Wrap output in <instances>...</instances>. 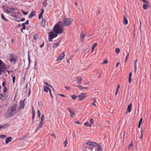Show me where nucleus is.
Here are the masks:
<instances>
[{
	"instance_id": "obj_1",
	"label": "nucleus",
	"mask_w": 151,
	"mask_h": 151,
	"mask_svg": "<svg viewBox=\"0 0 151 151\" xmlns=\"http://www.w3.org/2000/svg\"><path fill=\"white\" fill-rule=\"evenodd\" d=\"M62 23L60 21L54 27L52 31L56 34H62L63 32Z\"/></svg>"
},
{
	"instance_id": "obj_2",
	"label": "nucleus",
	"mask_w": 151,
	"mask_h": 151,
	"mask_svg": "<svg viewBox=\"0 0 151 151\" xmlns=\"http://www.w3.org/2000/svg\"><path fill=\"white\" fill-rule=\"evenodd\" d=\"M6 70V66L4 63L0 59V75L4 73Z\"/></svg>"
},
{
	"instance_id": "obj_3",
	"label": "nucleus",
	"mask_w": 151,
	"mask_h": 151,
	"mask_svg": "<svg viewBox=\"0 0 151 151\" xmlns=\"http://www.w3.org/2000/svg\"><path fill=\"white\" fill-rule=\"evenodd\" d=\"M73 19L70 18L65 19L64 20L63 25L67 26L69 25L72 22Z\"/></svg>"
},
{
	"instance_id": "obj_4",
	"label": "nucleus",
	"mask_w": 151,
	"mask_h": 151,
	"mask_svg": "<svg viewBox=\"0 0 151 151\" xmlns=\"http://www.w3.org/2000/svg\"><path fill=\"white\" fill-rule=\"evenodd\" d=\"M13 111H12L11 110L9 109L7 110L5 114V115H6L7 117H12L15 114Z\"/></svg>"
},
{
	"instance_id": "obj_5",
	"label": "nucleus",
	"mask_w": 151,
	"mask_h": 151,
	"mask_svg": "<svg viewBox=\"0 0 151 151\" xmlns=\"http://www.w3.org/2000/svg\"><path fill=\"white\" fill-rule=\"evenodd\" d=\"M3 10L4 12L7 14H10L11 12L8 10L9 8L7 5H5L3 7Z\"/></svg>"
},
{
	"instance_id": "obj_6",
	"label": "nucleus",
	"mask_w": 151,
	"mask_h": 151,
	"mask_svg": "<svg viewBox=\"0 0 151 151\" xmlns=\"http://www.w3.org/2000/svg\"><path fill=\"white\" fill-rule=\"evenodd\" d=\"M86 97V93H81L80 94L78 97H79V100L80 101H82L84 100Z\"/></svg>"
},
{
	"instance_id": "obj_7",
	"label": "nucleus",
	"mask_w": 151,
	"mask_h": 151,
	"mask_svg": "<svg viewBox=\"0 0 151 151\" xmlns=\"http://www.w3.org/2000/svg\"><path fill=\"white\" fill-rule=\"evenodd\" d=\"M86 144L91 146L92 147H95L96 146H98L99 145H98L96 142H93L92 141H89L87 142Z\"/></svg>"
},
{
	"instance_id": "obj_8",
	"label": "nucleus",
	"mask_w": 151,
	"mask_h": 151,
	"mask_svg": "<svg viewBox=\"0 0 151 151\" xmlns=\"http://www.w3.org/2000/svg\"><path fill=\"white\" fill-rule=\"evenodd\" d=\"M58 35V34H55L52 31H51L49 33L48 37H51V39H53V38L56 37Z\"/></svg>"
},
{
	"instance_id": "obj_9",
	"label": "nucleus",
	"mask_w": 151,
	"mask_h": 151,
	"mask_svg": "<svg viewBox=\"0 0 151 151\" xmlns=\"http://www.w3.org/2000/svg\"><path fill=\"white\" fill-rule=\"evenodd\" d=\"M18 107V105L16 104H14L10 107V109L12 111H13L15 114L16 113V111Z\"/></svg>"
},
{
	"instance_id": "obj_10",
	"label": "nucleus",
	"mask_w": 151,
	"mask_h": 151,
	"mask_svg": "<svg viewBox=\"0 0 151 151\" xmlns=\"http://www.w3.org/2000/svg\"><path fill=\"white\" fill-rule=\"evenodd\" d=\"M65 56V54L64 52L60 53L59 56L58 57L57 59V61H60Z\"/></svg>"
},
{
	"instance_id": "obj_11",
	"label": "nucleus",
	"mask_w": 151,
	"mask_h": 151,
	"mask_svg": "<svg viewBox=\"0 0 151 151\" xmlns=\"http://www.w3.org/2000/svg\"><path fill=\"white\" fill-rule=\"evenodd\" d=\"M85 36L86 35L83 33V32L82 31L80 35L81 41L82 42H84V38Z\"/></svg>"
},
{
	"instance_id": "obj_12",
	"label": "nucleus",
	"mask_w": 151,
	"mask_h": 151,
	"mask_svg": "<svg viewBox=\"0 0 151 151\" xmlns=\"http://www.w3.org/2000/svg\"><path fill=\"white\" fill-rule=\"evenodd\" d=\"M76 80L78 84H81L83 79L81 76H77L76 78Z\"/></svg>"
},
{
	"instance_id": "obj_13",
	"label": "nucleus",
	"mask_w": 151,
	"mask_h": 151,
	"mask_svg": "<svg viewBox=\"0 0 151 151\" xmlns=\"http://www.w3.org/2000/svg\"><path fill=\"white\" fill-rule=\"evenodd\" d=\"M44 124V122L42 121H40L38 126L37 127L36 130H38L39 129H40L42 127L43 125Z\"/></svg>"
},
{
	"instance_id": "obj_14",
	"label": "nucleus",
	"mask_w": 151,
	"mask_h": 151,
	"mask_svg": "<svg viewBox=\"0 0 151 151\" xmlns=\"http://www.w3.org/2000/svg\"><path fill=\"white\" fill-rule=\"evenodd\" d=\"M68 110L70 113V117H71L73 118V117L75 116V114L74 113V111H71L70 108H68Z\"/></svg>"
},
{
	"instance_id": "obj_15",
	"label": "nucleus",
	"mask_w": 151,
	"mask_h": 151,
	"mask_svg": "<svg viewBox=\"0 0 151 151\" xmlns=\"http://www.w3.org/2000/svg\"><path fill=\"white\" fill-rule=\"evenodd\" d=\"M9 124L8 123L4 124V125L0 124V130L1 129H5L6 127H8L9 126Z\"/></svg>"
},
{
	"instance_id": "obj_16",
	"label": "nucleus",
	"mask_w": 151,
	"mask_h": 151,
	"mask_svg": "<svg viewBox=\"0 0 151 151\" xmlns=\"http://www.w3.org/2000/svg\"><path fill=\"white\" fill-rule=\"evenodd\" d=\"M12 137H9L6 138L5 139V143L6 144H8L9 142L12 141Z\"/></svg>"
},
{
	"instance_id": "obj_17",
	"label": "nucleus",
	"mask_w": 151,
	"mask_h": 151,
	"mask_svg": "<svg viewBox=\"0 0 151 151\" xmlns=\"http://www.w3.org/2000/svg\"><path fill=\"white\" fill-rule=\"evenodd\" d=\"M35 15H36L35 12V11H32L31 13H30L28 17L29 18H32V17L35 16Z\"/></svg>"
},
{
	"instance_id": "obj_18",
	"label": "nucleus",
	"mask_w": 151,
	"mask_h": 151,
	"mask_svg": "<svg viewBox=\"0 0 151 151\" xmlns=\"http://www.w3.org/2000/svg\"><path fill=\"white\" fill-rule=\"evenodd\" d=\"M126 17L127 16L126 15L125 16H124L123 17V23L125 25H127L128 23V21L127 19L126 18Z\"/></svg>"
},
{
	"instance_id": "obj_19",
	"label": "nucleus",
	"mask_w": 151,
	"mask_h": 151,
	"mask_svg": "<svg viewBox=\"0 0 151 151\" xmlns=\"http://www.w3.org/2000/svg\"><path fill=\"white\" fill-rule=\"evenodd\" d=\"M132 103H130L129 104L127 108V112H130L132 110Z\"/></svg>"
},
{
	"instance_id": "obj_20",
	"label": "nucleus",
	"mask_w": 151,
	"mask_h": 151,
	"mask_svg": "<svg viewBox=\"0 0 151 151\" xmlns=\"http://www.w3.org/2000/svg\"><path fill=\"white\" fill-rule=\"evenodd\" d=\"M46 22V19H42L41 20V23L40 25L41 26L43 27H44L45 26V24Z\"/></svg>"
},
{
	"instance_id": "obj_21",
	"label": "nucleus",
	"mask_w": 151,
	"mask_h": 151,
	"mask_svg": "<svg viewBox=\"0 0 151 151\" xmlns=\"http://www.w3.org/2000/svg\"><path fill=\"white\" fill-rule=\"evenodd\" d=\"M10 59L14 60V64H15L16 63V60L14 58V56L13 54H10Z\"/></svg>"
},
{
	"instance_id": "obj_22",
	"label": "nucleus",
	"mask_w": 151,
	"mask_h": 151,
	"mask_svg": "<svg viewBox=\"0 0 151 151\" xmlns=\"http://www.w3.org/2000/svg\"><path fill=\"white\" fill-rule=\"evenodd\" d=\"M24 100L23 101V102H22V101H20V105L19 106L20 108H21L22 109H24L25 106V104L24 103Z\"/></svg>"
},
{
	"instance_id": "obj_23",
	"label": "nucleus",
	"mask_w": 151,
	"mask_h": 151,
	"mask_svg": "<svg viewBox=\"0 0 151 151\" xmlns=\"http://www.w3.org/2000/svg\"><path fill=\"white\" fill-rule=\"evenodd\" d=\"M44 91L47 92H48V91L49 90V91H50V90H51L49 87H48L46 86H44Z\"/></svg>"
},
{
	"instance_id": "obj_24",
	"label": "nucleus",
	"mask_w": 151,
	"mask_h": 151,
	"mask_svg": "<svg viewBox=\"0 0 151 151\" xmlns=\"http://www.w3.org/2000/svg\"><path fill=\"white\" fill-rule=\"evenodd\" d=\"M132 75V73L130 72L129 73V82L130 83L131 82V77Z\"/></svg>"
},
{
	"instance_id": "obj_25",
	"label": "nucleus",
	"mask_w": 151,
	"mask_h": 151,
	"mask_svg": "<svg viewBox=\"0 0 151 151\" xmlns=\"http://www.w3.org/2000/svg\"><path fill=\"white\" fill-rule=\"evenodd\" d=\"M97 44L96 43H94L92 45V48H91V52H93L94 51V49L95 48V47L97 45Z\"/></svg>"
},
{
	"instance_id": "obj_26",
	"label": "nucleus",
	"mask_w": 151,
	"mask_h": 151,
	"mask_svg": "<svg viewBox=\"0 0 151 151\" xmlns=\"http://www.w3.org/2000/svg\"><path fill=\"white\" fill-rule=\"evenodd\" d=\"M84 124L87 127H91V124H90L88 122L85 123Z\"/></svg>"
},
{
	"instance_id": "obj_27",
	"label": "nucleus",
	"mask_w": 151,
	"mask_h": 151,
	"mask_svg": "<svg viewBox=\"0 0 151 151\" xmlns=\"http://www.w3.org/2000/svg\"><path fill=\"white\" fill-rule=\"evenodd\" d=\"M39 35L37 34L34 35L33 36L34 39L35 40H36L39 38Z\"/></svg>"
},
{
	"instance_id": "obj_28",
	"label": "nucleus",
	"mask_w": 151,
	"mask_h": 151,
	"mask_svg": "<svg viewBox=\"0 0 151 151\" xmlns=\"http://www.w3.org/2000/svg\"><path fill=\"white\" fill-rule=\"evenodd\" d=\"M1 18L3 19L4 20L8 22V20L5 18L4 15L2 14H1Z\"/></svg>"
},
{
	"instance_id": "obj_29",
	"label": "nucleus",
	"mask_w": 151,
	"mask_h": 151,
	"mask_svg": "<svg viewBox=\"0 0 151 151\" xmlns=\"http://www.w3.org/2000/svg\"><path fill=\"white\" fill-rule=\"evenodd\" d=\"M97 149V151H102L101 147L100 145H99Z\"/></svg>"
},
{
	"instance_id": "obj_30",
	"label": "nucleus",
	"mask_w": 151,
	"mask_h": 151,
	"mask_svg": "<svg viewBox=\"0 0 151 151\" xmlns=\"http://www.w3.org/2000/svg\"><path fill=\"white\" fill-rule=\"evenodd\" d=\"M7 137V136L5 135H0V138L2 139H4Z\"/></svg>"
},
{
	"instance_id": "obj_31",
	"label": "nucleus",
	"mask_w": 151,
	"mask_h": 151,
	"mask_svg": "<svg viewBox=\"0 0 151 151\" xmlns=\"http://www.w3.org/2000/svg\"><path fill=\"white\" fill-rule=\"evenodd\" d=\"M59 45V43H55L53 46V48H56Z\"/></svg>"
},
{
	"instance_id": "obj_32",
	"label": "nucleus",
	"mask_w": 151,
	"mask_h": 151,
	"mask_svg": "<svg viewBox=\"0 0 151 151\" xmlns=\"http://www.w3.org/2000/svg\"><path fill=\"white\" fill-rule=\"evenodd\" d=\"M8 96L7 94H3V97L4 100L8 98Z\"/></svg>"
},
{
	"instance_id": "obj_33",
	"label": "nucleus",
	"mask_w": 151,
	"mask_h": 151,
	"mask_svg": "<svg viewBox=\"0 0 151 151\" xmlns=\"http://www.w3.org/2000/svg\"><path fill=\"white\" fill-rule=\"evenodd\" d=\"M29 134V133H28L24 135H23L22 137V139H24L25 138H26L28 136Z\"/></svg>"
},
{
	"instance_id": "obj_34",
	"label": "nucleus",
	"mask_w": 151,
	"mask_h": 151,
	"mask_svg": "<svg viewBox=\"0 0 151 151\" xmlns=\"http://www.w3.org/2000/svg\"><path fill=\"white\" fill-rule=\"evenodd\" d=\"M147 4H144L143 5V8L144 9H146L148 8V6Z\"/></svg>"
},
{
	"instance_id": "obj_35",
	"label": "nucleus",
	"mask_w": 151,
	"mask_h": 151,
	"mask_svg": "<svg viewBox=\"0 0 151 151\" xmlns=\"http://www.w3.org/2000/svg\"><path fill=\"white\" fill-rule=\"evenodd\" d=\"M71 97L73 99L75 100L77 97H78V96L73 94L71 96Z\"/></svg>"
},
{
	"instance_id": "obj_36",
	"label": "nucleus",
	"mask_w": 151,
	"mask_h": 151,
	"mask_svg": "<svg viewBox=\"0 0 151 151\" xmlns=\"http://www.w3.org/2000/svg\"><path fill=\"white\" fill-rule=\"evenodd\" d=\"M75 86L78 88H79L80 90H82L83 89V87L81 86L75 85Z\"/></svg>"
},
{
	"instance_id": "obj_37",
	"label": "nucleus",
	"mask_w": 151,
	"mask_h": 151,
	"mask_svg": "<svg viewBox=\"0 0 151 151\" xmlns=\"http://www.w3.org/2000/svg\"><path fill=\"white\" fill-rule=\"evenodd\" d=\"M90 122L91 123L90 124H94V120L93 118H91L90 119Z\"/></svg>"
},
{
	"instance_id": "obj_38",
	"label": "nucleus",
	"mask_w": 151,
	"mask_h": 151,
	"mask_svg": "<svg viewBox=\"0 0 151 151\" xmlns=\"http://www.w3.org/2000/svg\"><path fill=\"white\" fill-rule=\"evenodd\" d=\"M126 52L127 53V56L126 57V59H125V62H126V61H127V57L129 55V52H128L127 51H126Z\"/></svg>"
},
{
	"instance_id": "obj_39",
	"label": "nucleus",
	"mask_w": 151,
	"mask_h": 151,
	"mask_svg": "<svg viewBox=\"0 0 151 151\" xmlns=\"http://www.w3.org/2000/svg\"><path fill=\"white\" fill-rule=\"evenodd\" d=\"M44 114H42L41 116L40 121L43 122V120H44Z\"/></svg>"
},
{
	"instance_id": "obj_40",
	"label": "nucleus",
	"mask_w": 151,
	"mask_h": 151,
	"mask_svg": "<svg viewBox=\"0 0 151 151\" xmlns=\"http://www.w3.org/2000/svg\"><path fill=\"white\" fill-rule=\"evenodd\" d=\"M120 50L118 48H116L115 49V52L117 53H119L120 52Z\"/></svg>"
},
{
	"instance_id": "obj_41",
	"label": "nucleus",
	"mask_w": 151,
	"mask_h": 151,
	"mask_svg": "<svg viewBox=\"0 0 151 151\" xmlns=\"http://www.w3.org/2000/svg\"><path fill=\"white\" fill-rule=\"evenodd\" d=\"M7 88L6 87H4V89L3 90V92L5 93L7 91Z\"/></svg>"
},
{
	"instance_id": "obj_42",
	"label": "nucleus",
	"mask_w": 151,
	"mask_h": 151,
	"mask_svg": "<svg viewBox=\"0 0 151 151\" xmlns=\"http://www.w3.org/2000/svg\"><path fill=\"white\" fill-rule=\"evenodd\" d=\"M22 11V12L23 14L24 15H26L28 14V12H25L23 10H21Z\"/></svg>"
},
{
	"instance_id": "obj_43",
	"label": "nucleus",
	"mask_w": 151,
	"mask_h": 151,
	"mask_svg": "<svg viewBox=\"0 0 151 151\" xmlns=\"http://www.w3.org/2000/svg\"><path fill=\"white\" fill-rule=\"evenodd\" d=\"M3 94L0 93V100H4L3 99Z\"/></svg>"
},
{
	"instance_id": "obj_44",
	"label": "nucleus",
	"mask_w": 151,
	"mask_h": 151,
	"mask_svg": "<svg viewBox=\"0 0 151 151\" xmlns=\"http://www.w3.org/2000/svg\"><path fill=\"white\" fill-rule=\"evenodd\" d=\"M15 79H16V77H15V76H13V77L12 81H13V84H14L15 83Z\"/></svg>"
},
{
	"instance_id": "obj_45",
	"label": "nucleus",
	"mask_w": 151,
	"mask_h": 151,
	"mask_svg": "<svg viewBox=\"0 0 151 151\" xmlns=\"http://www.w3.org/2000/svg\"><path fill=\"white\" fill-rule=\"evenodd\" d=\"M25 24H24V23H23L22 24V25L23 27L22 29H26V26L25 25Z\"/></svg>"
},
{
	"instance_id": "obj_46",
	"label": "nucleus",
	"mask_w": 151,
	"mask_h": 151,
	"mask_svg": "<svg viewBox=\"0 0 151 151\" xmlns=\"http://www.w3.org/2000/svg\"><path fill=\"white\" fill-rule=\"evenodd\" d=\"M42 14H43L40 13L39 15V19H40L42 17Z\"/></svg>"
},
{
	"instance_id": "obj_47",
	"label": "nucleus",
	"mask_w": 151,
	"mask_h": 151,
	"mask_svg": "<svg viewBox=\"0 0 151 151\" xmlns=\"http://www.w3.org/2000/svg\"><path fill=\"white\" fill-rule=\"evenodd\" d=\"M144 3H145L147 4H149V2L146 0H142Z\"/></svg>"
},
{
	"instance_id": "obj_48",
	"label": "nucleus",
	"mask_w": 151,
	"mask_h": 151,
	"mask_svg": "<svg viewBox=\"0 0 151 151\" xmlns=\"http://www.w3.org/2000/svg\"><path fill=\"white\" fill-rule=\"evenodd\" d=\"M64 143L65 144L64 145V147H65L66 146V145L68 143L67 139H66L65 141L64 142Z\"/></svg>"
},
{
	"instance_id": "obj_49",
	"label": "nucleus",
	"mask_w": 151,
	"mask_h": 151,
	"mask_svg": "<svg viewBox=\"0 0 151 151\" xmlns=\"http://www.w3.org/2000/svg\"><path fill=\"white\" fill-rule=\"evenodd\" d=\"M28 61H29V65L30 63L31 62V60H30V57L29 55V54H28Z\"/></svg>"
},
{
	"instance_id": "obj_50",
	"label": "nucleus",
	"mask_w": 151,
	"mask_h": 151,
	"mask_svg": "<svg viewBox=\"0 0 151 151\" xmlns=\"http://www.w3.org/2000/svg\"><path fill=\"white\" fill-rule=\"evenodd\" d=\"M65 88L66 89L68 90H69L70 89V88L67 86H65Z\"/></svg>"
},
{
	"instance_id": "obj_51",
	"label": "nucleus",
	"mask_w": 151,
	"mask_h": 151,
	"mask_svg": "<svg viewBox=\"0 0 151 151\" xmlns=\"http://www.w3.org/2000/svg\"><path fill=\"white\" fill-rule=\"evenodd\" d=\"M107 63H108V60H107L105 59L104 60V62L103 63V64H105Z\"/></svg>"
},
{
	"instance_id": "obj_52",
	"label": "nucleus",
	"mask_w": 151,
	"mask_h": 151,
	"mask_svg": "<svg viewBox=\"0 0 151 151\" xmlns=\"http://www.w3.org/2000/svg\"><path fill=\"white\" fill-rule=\"evenodd\" d=\"M24 24H25L27 25L29 24V20L28 19L27 20L25 23H24Z\"/></svg>"
},
{
	"instance_id": "obj_53",
	"label": "nucleus",
	"mask_w": 151,
	"mask_h": 151,
	"mask_svg": "<svg viewBox=\"0 0 151 151\" xmlns=\"http://www.w3.org/2000/svg\"><path fill=\"white\" fill-rule=\"evenodd\" d=\"M133 146V143L132 142L129 145V148L130 147H132Z\"/></svg>"
},
{
	"instance_id": "obj_54",
	"label": "nucleus",
	"mask_w": 151,
	"mask_h": 151,
	"mask_svg": "<svg viewBox=\"0 0 151 151\" xmlns=\"http://www.w3.org/2000/svg\"><path fill=\"white\" fill-rule=\"evenodd\" d=\"M49 92H50V96L51 97V98L52 99L53 98V96L51 93V90H50V91H49Z\"/></svg>"
},
{
	"instance_id": "obj_55",
	"label": "nucleus",
	"mask_w": 151,
	"mask_h": 151,
	"mask_svg": "<svg viewBox=\"0 0 151 151\" xmlns=\"http://www.w3.org/2000/svg\"><path fill=\"white\" fill-rule=\"evenodd\" d=\"M32 114H35V111L34 109V107L33 106L32 108Z\"/></svg>"
},
{
	"instance_id": "obj_56",
	"label": "nucleus",
	"mask_w": 151,
	"mask_h": 151,
	"mask_svg": "<svg viewBox=\"0 0 151 151\" xmlns=\"http://www.w3.org/2000/svg\"><path fill=\"white\" fill-rule=\"evenodd\" d=\"M137 62V60L136 59L134 63V67H137V66H136Z\"/></svg>"
},
{
	"instance_id": "obj_57",
	"label": "nucleus",
	"mask_w": 151,
	"mask_h": 151,
	"mask_svg": "<svg viewBox=\"0 0 151 151\" xmlns=\"http://www.w3.org/2000/svg\"><path fill=\"white\" fill-rule=\"evenodd\" d=\"M44 83H45L47 86H50L51 87H52V86H50L49 84L47 82H44Z\"/></svg>"
},
{
	"instance_id": "obj_58",
	"label": "nucleus",
	"mask_w": 151,
	"mask_h": 151,
	"mask_svg": "<svg viewBox=\"0 0 151 151\" xmlns=\"http://www.w3.org/2000/svg\"><path fill=\"white\" fill-rule=\"evenodd\" d=\"M5 85H6V83H5V81H4L2 83V86L4 87H6V86H5Z\"/></svg>"
},
{
	"instance_id": "obj_59",
	"label": "nucleus",
	"mask_w": 151,
	"mask_h": 151,
	"mask_svg": "<svg viewBox=\"0 0 151 151\" xmlns=\"http://www.w3.org/2000/svg\"><path fill=\"white\" fill-rule=\"evenodd\" d=\"M35 114H33L32 116V121H33L34 120V117H35Z\"/></svg>"
},
{
	"instance_id": "obj_60",
	"label": "nucleus",
	"mask_w": 151,
	"mask_h": 151,
	"mask_svg": "<svg viewBox=\"0 0 151 151\" xmlns=\"http://www.w3.org/2000/svg\"><path fill=\"white\" fill-rule=\"evenodd\" d=\"M11 16L17 18V15L15 14H12Z\"/></svg>"
},
{
	"instance_id": "obj_61",
	"label": "nucleus",
	"mask_w": 151,
	"mask_h": 151,
	"mask_svg": "<svg viewBox=\"0 0 151 151\" xmlns=\"http://www.w3.org/2000/svg\"><path fill=\"white\" fill-rule=\"evenodd\" d=\"M44 42H43V43L41 45H40V47H41V48H42V47H43L44 46Z\"/></svg>"
},
{
	"instance_id": "obj_62",
	"label": "nucleus",
	"mask_w": 151,
	"mask_h": 151,
	"mask_svg": "<svg viewBox=\"0 0 151 151\" xmlns=\"http://www.w3.org/2000/svg\"><path fill=\"white\" fill-rule=\"evenodd\" d=\"M142 118L140 119L139 120V123L141 124V123H142Z\"/></svg>"
},
{
	"instance_id": "obj_63",
	"label": "nucleus",
	"mask_w": 151,
	"mask_h": 151,
	"mask_svg": "<svg viewBox=\"0 0 151 151\" xmlns=\"http://www.w3.org/2000/svg\"><path fill=\"white\" fill-rule=\"evenodd\" d=\"M51 37H49V42H52V39H51Z\"/></svg>"
},
{
	"instance_id": "obj_64",
	"label": "nucleus",
	"mask_w": 151,
	"mask_h": 151,
	"mask_svg": "<svg viewBox=\"0 0 151 151\" xmlns=\"http://www.w3.org/2000/svg\"><path fill=\"white\" fill-rule=\"evenodd\" d=\"M75 123H76V124H81V123H80L78 121H75Z\"/></svg>"
}]
</instances>
